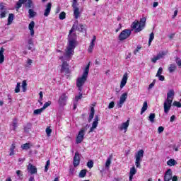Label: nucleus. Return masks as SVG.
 <instances>
[{
    "label": "nucleus",
    "instance_id": "obj_63",
    "mask_svg": "<svg viewBox=\"0 0 181 181\" xmlns=\"http://www.w3.org/2000/svg\"><path fill=\"white\" fill-rule=\"evenodd\" d=\"M5 52V49L4 47H1L0 49V56H4V52Z\"/></svg>",
    "mask_w": 181,
    "mask_h": 181
},
{
    "label": "nucleus",
    "instance_id": "obj_46",
    "mask_svg": "<svg viewBox=\"0 0 181 181\" xmlns=\"http://www.w3.org/2000/svg\"><path fill=\"white\" fill-rule=\"evenodd\" d=\"M87 166L89 168V169L93 168V167L94 166V162H93L92 160L88 161Z\"/></svg>",
    "mask_w": 181,
    "mask_h": 181
},
{
    "label": "nucleus",
    "instance_id": "obj_4",
    "mask_svg": "<svg viewBox=\"0 0 181 181\" xmlns=\"http://www.w3.org/2000/svg\"><path fill=\"white\" fill-rule=\"evenodd\" d=\"M132 33V30L125 29L120 33V34L118 36V39H119V40H120V42H122V40H125L128 39V37H129V36H131Z\"/></svg>",
    "mask_w": 181,
    "mask_h": 181
},
{
    "label": "nucleus",
    "instance_id": "obj_6",
    "mask_svg": "<svg viewBox=\"0 0 181 181\" xmlns=\"http://www.w3.org/2000/svg\"><path fill=\"white\" fill-rule=\"evenodd\" d=\"M86 131H87L86 128H81L76 136V144H81L83 141H84V135L86 134Z\"/></svg>",
    "mask_w": 181,
    "mask_h": 181
},
{
    "label": "nucleus",
    "instance_id": "obj_9",
    "mask_svg": "<svg viewBox=\"0 0 181 181\" xmlns=\"http://www.w3.org/2000/svg\"><path fill=\"white\" fill-rule=\"evenodd\" d=\"M27 172L30 173V175H36L37 173V168L30 163L27 165Z\"/></svg>",
    "mask_w": 181,
    "mask_h": 181
},
{
    "label": "nucleus",
    "instance_id": "obj_43",
    "mask_svg": "<svg viewBox=\"0 0 181 181\" xmlns=\"http://www.w3.org/2000/svg\"><path fill=\"white\" fill-rule=\"evenodd\" d=\"M136 174V169H135V166H133L131 169H130V172H129V175H134Z\"/></svg>",
    "mask_w": 181,
    "mask_h": 181
},
{
    "label": "nucleus",
    "instance_id": "obj_36",
    "mask_svg": "<svg viewBox=\"0 0 181 181\" xmlns=\"http://www.w3.org/2000/svg\"><path fill=\"white\" fill-rule=\"evenodd\" d=\"M112 160V156H110L105 163V168H110V165H111V160Z\"/></svg>",
    "mask_w": 181,
    "mask_h": 181
},
{
    "label": "nucleus",
    "instance_id": "obj_37",
    "mask_svg": "<svg viewBox=\"0 0 181 181\" xmlns=\"http://www.w3.org/2000/svg\"><path fill=\"white\" fill-rule=\"evenodd\" d=\"M87 175V170L86 169H83V170H81L79 173V177H86V175Z\"/></svg>",
    "mask_w": 181,
    "mask_h": 181
},
{
    "label": "nucleus",
    "instance_id": "obj_53",
    "mask_svg": "<svg viewBox=\"0 0 181 181\" xmlns=\"http://www.w3.org/2000/svg\"><path fill=\"white\" fill-rule=\"evenodd\" d=\"M49 166H50V160H48L47 161V163L45 167V172H47V170H49Z\"/></svg>",
    "mask_w": 181,
    "mask_h": 181
},
{
    "label": "nucleus",
    "instance_id": "obj_62",
    "mask_svg": "<svg viewBox=\"0 0 181 181\" xmlns=\"http://www.w3.org/2000/svg\"><path fill=\"white\" fill-rule=\"evenodd\" d=\"M92 127H93V128H97V127H98V122H94L92 124Z\"/></svg>",
    "mask_w": 181,
    "mask_h": 181
},
{
    "label": "nucleus",
    "instance_id": "obj_15",
    "mask_svg": "<svg viewBox=\"0 0 181 181\" xmlns=\"http://www.w3.org/2000/svg\"><path fill=\"white\" fill-rule=\"evenodd\" d=\"M95 40H97V37L95 35H93V39L89 45V47L88 49V52L93 53L94 46H95V44L94 43V42H95Z\"/></svg>",
    "mask_w": 181,
    "mask_h": 181
},
{
    "label": "nucleus",
    "instance_id": "obj_17",
    "mask_svg": "<svg viewBox=\"0 0 181 181\" xmlns=\"http://www.w3.org/2000/svg\"><path fill=\"white\" fill-rule=\"evenodd\" d=\"M128 127H129V119H127V122H123L119 127V129H120V131L124 130V132H127V131H128Z\"/></svg>",
    "mask_w": 181,
    "mask_h": 181
},
{
    "label": "nucleus",
    "instance_id": "obj_33",
    "mask_svg": "<svg viewBox=\"0 0 181 181\" xmlns=\"http://www.w3.org/2000/svg\"><path fill=\"white\" fill-rule=\"evenodd\" d=\"M30 143H25L21 146V148L24 151H28V149H30Z\"/></svg>",
    "mask_w": 181,
    "mask_h": 181
},
{
    "label": "nucleus",
    "instance_id": "obj_28",
    "mask_svg": "<svg viewBox=\"0 0 181 181\" xmlns=\"http://www.w3.org/2000/svg\"><path fill=\"white\" fill-rule=\"evenodd\" d=\"M136 159L142 160L144 158V151L142 149L139 150L135 156Z\"/></svg>",
    "mask_w": 181,
    "mask_h": 181
},
{
    "label": "nucleus",
    "instance_id": "obj_60",
    "mask_svg": "<svg viewBox=\"0 0 181 181\" xmlns=\"http://www.w3.org/2000/svg\"><path fill=\"white\" fill-rule=\"evenodd\" d=\"M141 49H142V47L137 46V47L134 51V54H136V53H138V52H139V50H141Z\"/></svg>",
    "mask_w": 181,
    "mask_h": 181
},
{
    "label": "nucleus",
    "instance_id": "obj_22",
    "mask_svg": "<svg viewBox=\"0 0 181 181\" xmlns=\"http://www.w3.org/2000/svg\"><path fill=\"white\" fill-rule=\"evenodd\" d=\"M13 19H15V14L13 13H9L8 17V23L7 25L9 26V25H12V23L13 22Z\"/></svg>",
    "mask_w": 181,
    "mask_h": 181
},
{
    "label": "nucleus",
    "instance_id": "obj_54",
    "mask_svg": "<svg viewBox=\"0 0 181 181\" xmlns=\"http://www.w3.org/2000/svg\"><path fill=\"white\" fill-rule=\"evenodd\" d=\"M114 107H115V103H114V101H112L110 103L109 105H108V108L110 110L112 109Z\"/></svg>",
    "mask_w": 181,
    "mask_h": 181
},
{
    "label": "nucleus",
    "instance_id": "obj_52",
    "mask_svg": "<svg viewBox=\"0 0 181 181\" xmlns=\"http://www.w3.org/2000/svg\"><path fill=\"white\" fill-rule=\"evenodd\" d=\"M45 132L47 134V136H50L52 134V129H50V127H47L45 130Z\"/></svg>",
    "mask_w": 181,
    "mask_h": 181
},
{
    "label": "nucleus",
    "instance_id": "obj_20",
    "mask_svg": "<svg viewBox=\"0 0 181 181\" xmlns=\"http://www.w3.org/2000/svg\"><path fill=\"white\" fill-rule=\"evenodd\" d=\"M28 29L30 31V35L35 36V21H31L28 25Z\"/></svg>",
    "mask_w": 181,
    "mask_h": 181
},
{
    "label": "nucleus",
    "instance_id": "obj_26",
    "mask_svg": "<svg viewBox=\"0 0 181 181\" xmlns=\"http://www.w3.org/2000/svg\"><path fill=\"white\" fill-rule=\"evenodd\" d=\"M36 15H37V13L35 11H33V8H30L28 10L29 19H32V18H35V16H36Z\"/></svg>",
    "mask_w": 181,
    "mask_h": 181
},
{
    "label": "nucleus",
    "instance_id": "obj_11",
    "mask_svg": "<svg viewBox=\"0 0 181 181\" xmlns=\"http://www.w3.org/2000/svg\"><path fill=\"white\" fill-rule=\"evenodd\" d=\"M74 30H76V25H73L72 28L69 30V33L68 35V40H70V37L71 39H74V40H76L77 39V34L73 33V32H74Z\"/></svg>",
    "mask_w": 181,
    "mask_h": 181
},
{
    "label": "nucleus",
    "instance_id": "obj_1",
    "mask_svg": "<svg viewBox=\"0 0 181 181\" xmlns=\"http://www.w3.org/2000/svg\"><path fill=\"white\" fill-rule=\"evenodd\" d=\"M175 98V90L170 89L167 93V99L164 102V112L169 114L170 108H172V103H173V98Z\"/></svg>",
    "mask_w": 181,
    "mask_h": 181
},
{
    "label": "nucleus",
    "instance_id": "obj_18",
    "mask_svg": "<svg viewBox=\"0 0 181 181\" xmlns=\"http://www.w3.org/2000/svg\"><path fill=\"white\" fill-rule=\"evenodd\" d=\"M172 175H173L172 170L171 169L167 170L164 175V181L172 180Z\"/></svg>",
    "mask_w": 181,
    "mask_h": 181
},
{
    "label": "nucleus",
    "instance_id": "obj_34",
    "mask_svg": "<svg viewBox=\"0 0 181 181\" xmlns=\"http://www.w3.org/2000/svg\"><path fill=\"white\" fill-rule=\"evenodd\" d=\"M12 125H13V131H16V128H18V118H14Z\"/></svg>",
    "mask_w": 181,
    "mask_h": 181
},
{
    "label": "nucleus",
    "instance_id": "obj_47",
    "mask_svg": "<svg viewBox=\"0 0 181 181\" xmlns=\"http://www.w3.org/2000/svg\"><path fill=\"white\" fill-rule=\"evenodd\" d=\"M21 91V83H17V86L15 88V93H18Z\"/></svg>",
    "mask_w": 181,
    "mask_h": 181
},
{
    "label": "nucleus",
    "instance_id": "obj_40",
    "mask_svg": "<svg viewBox=\"0 0 181 181\" xmlns=\"http://www.w3.org/2000/svg\"><path fill=\"white\" fill-rule=\"evenodd\" d=\"M72 8L73 9L78 8V3L77 2V0H73Z\"/></svg>",
    "mask_w": 181,
    "mask_h": 181
},
{
    "label": "nucleus",
    "instance_id": "obj_31",
    "mask_svg": "<svg viewBox=\"0 0 181 181\" xmlns=\"http://www.w3.org/2000/svg\"><path fill=\"white\" fill-rule=\"evenodd\" d=\"M28 0H18V1L16 3V9H21L22 8V4H25Z\"/></svg>",
    "mask_w": 181,
    "mask_h": 181
},
{
    "label": "nucleus",
    "instance_id": "obj_14",
    "mask_svg": "<svg viewBox=\"0 0 181 181\" xmlns=\"http://www.w3.org/2000/svg\"><path fill=\"white\" fill-rule=\"evenodd\" d=\"M76 46L77 40L70 37V40H69L68 47H69V49H72L73 50H74Z\"/></svg>",
    "mask_w": 181,
    "mask_h": 181
},
{
    "label": "nucleus",
    "instance_id": "obj_48",
    "mask_svg": "<svg viewBox=\"0 0 181 181\" xmlns=\"http://www.w3.org/2000/svg\"><path fill=\"white\" fill-rule=\"evenodd\" d=\"M82 98H83V93H79L78 95H76V96L75 97V101H76V103H78V100H81Z\"/></svg>",
    "mask_w": 181,
    "mask_h": 181
},
{
    "label": "nucleus",
    "instance_id": "obj_10",
    "mask_svg": "<svg viewBox=\"0 0 181 181\" xmlns=\"http://www.w3.org/2000/svg\"><path fill=\"white\" fill-rule=\"evenodd\" d=\"M74 168H77L78 165H80V153L76 151L74 156V162H73Z\"/></svg>",
    "mask_w": 181,
    "mask_h": 181
},
{
    "label": "nucleus",
    "instance_id": "obj_55",
    "mask_svg": "<svg viewBox=\"0 0 181 181\" xmlns=\"http://www.w3.org/2000/svg\"><path fill=\"white\" fill-rule=\"evenodd\" d=\"M6 16V11H1L0 13V18L3 19V18H5Z\"/></svg>",
    "mask_w": 181,
    "mask_h": 181
},
{
    "label": "nucleus",
    "instance_id": "obj_41",
    "mask_svg": "<svg viewBox=\"0 0 181 181\" xmlns=\"http://www.w3.org/2000/svg\"><path fill=\"white\" fill-rule=\"evenodd\" d=\"M28 86V83H26V80L23 81L22 82V88L23 92L25 93L26 91V86Z\"/></svg>",
    "mask_w": 181,
    "mask_h": 181
},
{
    "label": "nucleus",
    "instance_id": "obj_39",
    "mask_svg": "<svg viewBox=\"0 0 181 181\" xmlns=\"http://www.w3.org/2000/svg\"><path fill=\"white\" fill-rule=\"evenodd\" d=\"M43 112V109L41 107L40 109L35 110L33 112L34 115H39V114H42Z\"/></svg>",
    "mask_w": 181,
    "mask_h": 181
},
{
    "label": "nucleus",
    "instance_id": "obj_49",
    "mask_svg": "<svg viewBox=\"0 0 181 181\" xmlns=\"http://www.w3.org/2000/svg\"><path fill=\"white\" fill-rule=\"evenodd\" d=\"M141 162H142V160L136 158L135 165L136 168H141Z\"/></svg>",
    "mask_w": 181,
    "mask_h": 181
},
{
    "label": "nucleus",
    "instance_id": "obj_23",
    "mask_svg": "<svg viewBox=\"0 0 181 181\" xmlns=\"http://www.w3.org/2000/svg\"><path fill=\"white\" fill-rule=\"evenodd\" d=\"M73 54H74V49L67 47L66 51V57H71V56H73Z\"/></svg>",
    "mask_w": 181,
    "mask_h": 181
},
{
    "label": "nucleus",
    "instance_id": "obj_24",
    "mask_svg": "<svg viewBox=\"0 0 181 181\" xmlns=\"http://www.w3.org/2000/svg\"><path fill=\"white\" fill-rule=\"evenodd\" d=\"M80 15H81V12H80V8H74V17L75 19H78L80 18Z\"/></svg>",
    "mask_w": 181,
    "mask_h": 181
},
{
    "label": "nucleus",
    "instance_id": "obj_7",
    "mask_svg": "<svg viewBox=\"0 0 181 181\" xmlns=\"http://www.w3.org/2000/svg\"><path fill=\"white\" fill-rule=\"evenodd\" d=\"M61 73H64L65 74H70V65L67 62L64 61L61 65Z\"/></svg>",
    "mask_w": 181,
    "mask_h": 181
},
{
    "label": "nucleus",
    "instance_id": "obj_13",
    "mask_svg": "<svg viewBox=\"0 0 181 181\" xmlns=\"http://www.w3.org/2000/svg\"><path fill=\"white\" fill-rule=\"evenodd\" d=\"M128 81V73H124L123 75V77L122 78V81L120 82V88H124L125 86H127V82Z\"/></svg>",
    "mask_w": 181,
    "mask_h": 181
},
{
    "label": "nucleus",
    "instance_id": "obj_30",
    "mask_svg": "<svg viewBox=\"0 0 181 181\" xmlns=\"http://www.w3.org/2000/svg\"><path fill=\"white\" fill-rule=\"evenodd\" d=\"M28 50H32V49H33V46H35V44L33 43V39L30 38L28 41Z\"/></svg>",
    "mask_w": 181,
    "mask_h": 181
},
{
    "label": "nucleus",
    "instance_id": "obj_59",
    "mask_svg": "<svg viewBox=\"0 0 181 181\" xmlns=\"http://www.w3.org/2000/svg\"><path fill=\"white\" fill-rule=\"evenodd\" d=\"M163 131H165V127H162V126H160V127H158V134H162V132H163Z\"/></svg>",
    "mask_w": 181,
    "mask_h": 181
},
{
    "label": "nucleus",
    "instance_id": "obj_45",
    "mask_svg": "<svg viewBox=\"0 0 181 181\" xmlns=\"http://www.w3.org/2000/svg\"><path fill=\"white\" fill-rule=\"evenodd\" d=\"M79 27L80 28H78V32H86V28H85L84 25L79 24Z\"/></svg>",
    "mask_w": 181,
    "mask_h": 181
},
{
    "label": "nucleus",
    "instance_id": "obj_42",
    "mask_svg": "<svg viewBox=\"0 0 181 181\" xmlns=\"http://www.w3.org/2000/svg\"><path fill=\"white\" fill-rule=\"evenodd\" d=\"M59 19L60 21H64V19H66V12L62 11L60 13Z\"/></svg>",
    "mask_w": 181,
    "mask_h": 181
},
{
    "label": "nucleus",
    "instance_id": "obj_44",
    "mask_svg": "<svg viewBox=\"0 0 181 181\" xmlns=\"http://www.w3.org/2000/svg\"><path fill=\"white\" fill-rule=\"evenodd\" d=\"M50 105H52V101H48L44 104L42 108L43 110H46V108H47V107H50Z\"/></svg>",
    "mask_w": 181,
    "mask_h": 181
},
{
    "label": "nucleus",
    "instance_id": "obj_2",
    "mask_svg": "<svg viewBox=\"0 0 181 181\" xmlns=\"http://www.w3.org/2000/svg\"><path fill=\"white\" fill-rule=\"evenodd\" d=\"M90 63L91 62H89L88 64L86 65L81 77L77 78L76 87H83V86H84V84L86 83V81H87V78H88V73H90Z\"/></svg>",
    "mask_w": 181,
    "mask_h": 181
},
{
    "label": "nucleus",
    "instance_id": "obj_3",
    "mask_svg": "<svg viewBox=\"0 0 181 181\" xmlns=\"http://www.w3.org/2000/svg\"><path fill=\"white\" fill-rule=\"evenodd\" d=\"M146 23V18L143 17L140 19V22L135 21L132 23V30H134L135 33H138L144 30L145 28V24Z\"/></svg>",
    "mask_w": 181,
    "mask_h": 181
},
{
    "label": "nucleus",
    "instance_id": "obj_61",
    "mask_svg": "<svg viewBox=\"0 0 181 181\" xmlns=\"http://www.w3.org/2000/svg\"><path fill=\"white\" fill-rule=\"evenodd\" d=\"M4 61H5V56L0 55V64H2V63H4Z\"/></svg>",
    "mask_w": 181,
    "mask_h": 181
},
{
    "label": "nucleus",
    "instance_id": "obj_32",
    "mask_svg": "<svg viewBox=\"0 0 181 181\" xmlns=\"http://www.w3.org/2000/svg\"><path fill=\"white\" fill-rule=\"evenodd\" d=\"M146 110H148V102L145 101L141 110V115H142V114H144Z\"/></svg>",
    "mask_w": 181,
    "mask_h": 181
},
{
    "label": "nucleus",
    "instance_id": "obj_19",
    "mask_svg": "<svg viewBox=\"0 0 181 181\" xmlns=\"http://www.w3.org/2000/svg\"><path fill=\"white\" fill-rule=\"evenodd\" d=\"M23 129H24V132H25V134H29V132L32 131V123L31 122H27L23 126Z\"/></svg>",
    "mask_w": 181,
    "mask_h": 181
},
{
    "label": "nucleus",
    "instance_id": "obj_51",
    "mask_svg": "<svg viewBox=\"0 0 181 181\" xmlns=\"http://www.w3.org/2000/svg\"><path fill=\"white\" fill-rule=\"evenodd\" d=\"M175 63L178 66V67H181V59L179 57L175 58Z\"/></svg>",
    "mask_w": 181,
    "mask_h": 181
},
{
    "label": "nucleus",
    "instance_id": "obj_35",
    "mask_svg": "<svg viewBox=\"0 0 181 181\" xmlns=\"http://www.w3.org/2000/svg\"><path fill=\"white\" fill-rule=\"evenodd\" d=\"M167 165L168 166H175V165H176V160H175V159L170 158L168 160Z\"/></svg>",
    "mask_w": 181,
    "mask_h": 181
},
{
    "label": "nucleus",
    "instance_id": "obj_38",
    "mask_svg": "<svg viewBox=\"0 0 181 181\" xmlns=\"http://www.w3.org/2000/svg\"><path fill=\"white\" fill-rule=\"evenodd\" d=\"M155 113H151L149 117H148V121H150V122H155Z\"/></svg>",
    "mask_w": 181,
    "mask_h": 181
},
{
    "label": "nucleus",
    "instance_id": "obj_56",
    "mask_svg": "<svg viewBox=\"0 0 181 181\" xmlns=\"http://www.w3.org/2000/svg\"><path fill=\"white\" fill-rule=\"evenodd\" d=\"M162 71H163V69L162 67H160L158 69L156 76H160V75H162Z\"/></svg>",
    "mask_w": 181,
    "mask_h": 181
},
{
    "label": "nucleus",
    "instance_id": "obj_29",
    "mask_svg": "<svg viewBox=\"0 0 181 181\" xmlns=\"http://www.w3.org/2000/svg\"><path fill=\"white\" fill-rule=\"evenodd\" d=\"M16 148V146L15 145V143H13L10 147V156H13L15 155V149Z\"/></svg>",
    "mask_w": 181,
    "mask_h": 181
},
{
    "label": "nucleus",
    "instance_id": "obj_57",
    "mask_svg": "<svg viewBox=\"0 0 181 181\" xmlns=\"http://www.w3.org/2000/svg\"><path fill=\"white\" fill-rule=\"evenodd\" d=\"M156 77H158L160 81H165V76L163 75L156 76Z\"/></svg>",
    "mask_w": 181,
    "mask_h": 181
},
{
    "label": "nucleus",
    "instance_id": "obj_58",
    "mask_svg": "<svg viewBox=\"0 0 181 181\" xmlns=\"http://www.w3.org/2000/svg\"><path fill=\"white\" fill-rule=\"evenodd\" d=\"M153 39H155V33H151L148 40H150V42H152V40H153Z\"/></svg>",
    "mask_w": 181,
    "mask_h": 181
},
{
    "label": "nucleus",
    "instance_id": "obj_50",
    "mask_svg": "<svg viewBox=\"0 0 181 181\" xmlns=\"http://www.w3.org/2000/svg\"><path fill=\"white\" fill-rule=\"evenodd\" d=\"M173 105L174 107H177V108H180L181 107V103L177 102V101H174L173 103Z\"/></svg>",
    "mask_w": 181,
    "mask_h": 181
},
{
    "label": "nucleus",
    "instance_id": "obj_27",
    "mask_svg": "<svg viewBox=\"0 0 181 181\" xmlns=\"http://www.w3.org/2000/svg\"><path fill=\"white\" fill-rule=\"evenodd\" d=\"M177 70V66L175 64H170V66L168 67V71L169 73H174V71H176Z\"/></svg>",
    "mask_w": 181,
    "mask_h": 181
},
{
    "label": "nucleus",
    "instance_id": "obj_25",
    "mask_svg": "<svg viewBox=\"0 0 181 181\" xmlns=\"http://www.w3.org/2000/svg\"><path fill=\"white\" fill-rule=\"evenodd\" d=\"M94 114H95V110L94 109V107H91L90 113L88 117V122H90V121H93V119L94 118Z\"/></svg>",
    "mask_w": 181,
    "mask_h": 181
},
{
    "label": "nucleus",
    "instance_id": "obj_21",
    "mask_svg": "<svg viewBox=\"0 0 181 181\" xmlns=\"http://www.w3.org/2000/svg\"><path fill=\"white\" fill-rule=\"evenodd\" d=\"M28 2H25V7L28 9H34L35 8V4H33V1L32 0H27Z\"/></svg>",
    "mask_w": 181,
    "mask_h": 181
},
{
    "label": "nucleus",
    "instance_id": "obj_64",
    "mask_svg": "<svg viewBox=\"0 0 181 181\" xmlns=\"http://www.w3.org/2000/svg\"><path fill=\"white\" fill-rule=\"evenodd\" d=\"M28 181H35V177L33 175L30 176Z\"/></svg>",
    "mask_w": 181,
    "mask_h": 181
},
{
    "label": "nucleus",
    "instance_id": "obj_12",
    "mask_svg": "<svg viewBox=\"0 0 181 181\" xmlns=\"http://www.w3.org/2000/svg\"><path fill=\"white\" fill-rule=\"evenodd\" d=\"M127 98H128V93H124L122 94V95L120 96L119 101V105H118L119 108H121V107H122V104H124V103H125V101H127Z\"/></svg>",
    "mask_w": 181,
    "mask_h": 181
},
{
    "label": "nucleus",
    "instance_id": "obj_16",
    "mask_svg": "<svg viewBox=\"0 0 181 181\" xmlns=\"http://www.w3.org/2000/svg\"><path fill=\"white\" fill-rule=\"evenodd\" d=\"M50 11H52V2H49L45 6V9L44 11V16L47 17L50 15Z\"/></svg>",
    "mask_w": 181,
    "mask_h": 181
},
{
    "label": "nucleus",
    "instance_id": "obj_8",
    "mask_svg": "<svg viewBox=\"0 0 181 181\" xmlns=\"http://www.w3.org/2000/svg\"><path fill=\"white\" fill-rule=\"evenodd\" d=\"M168 53V50L160 52L156 56L153 57L151 59V62L153 63H156V62H158V60H160V59H163V57L166 56Z\"/></svg>",
    "mask_w": 181,
    "mask_h": 181
},
{
    "label": "nucleus",
    "instance_id": "obj_5",
    "mask_svg": "<svg viewBox=\"0 0 181 181\" xmlns=\"http://www.w3.org/2000/svg\"><path fill=\"white\" fill-rule=\"evenodd\" d=\"M67 100H69V93H63L59 96L58 100V103L61 107H64L67 104Z\"/></svg>",
    "mask_w": 181,
    "mask_h": 181
}]
</instances>
